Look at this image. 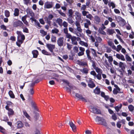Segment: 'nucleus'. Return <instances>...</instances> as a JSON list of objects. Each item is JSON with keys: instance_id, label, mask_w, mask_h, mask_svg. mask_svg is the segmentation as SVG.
Listing matches in <instances>:
<instances>
[{"instance_id": "obj_59", "label": "nucleus", "mask_w": 134, "mask_h": 134, "mask_svg": "<svg viewBox=\"0 0 134 134\" xmlns=\"http://www.w3.org/2000/svg\"><path fill=\"white\" fill-rule=\"evenodd\" d=\"M114 12L116 14H119L120 13V10L117 9H114Z\"/></svg>"}, {"instance_id": "obj_17", "label": "nucleus", "mask_w": 134, "mask_h": 134, "mask_svg": "<svg viewBox=\"0 0 134 134\" xmlns=\"http://www.w3.org/2000/svg\"><path fill=\"white\" fill-rule=\"evenodd\" d=\"M53 7L52 4H48L47 2L45 3L44 5V8H45L49 9Z\"/></svg>"}, {"instance_id": "obj_50", "label": "nucleus", "mask_w": 134, "mask_h": 134, "mask_svg": "<svg viewBox=\"0 0 134 134\" xmlns=\"http://www.w3.org/2000/svg\"><path fill=\"white\" fill-rule=\"evenodd\" d=\"M0 131L3 133L5 132V129L1 126H0Z\"/></svg>"}, {"instance_id": "obj_16", "label": "nucleus", "mask_w": 134, "mask_h": 134, "mask_svg": "<svg viewBox=\"0 0 134 134\" xmlns=\"http://www.w3.org/2000/svg\"><path fill=\"white\" fill-rule=\"evenodd\" d=\"M108 5L109 8L112 7V9H113L116 7L115 4L113 2H108Z\"/></svg>"}, {"instance_id": "obj_12", "label": "nucleus", "mask_w": 134, "mask_h": 134, "mask_svg": "<svg viewBox=\"0 0 134 134\" xmlns=\"http://www.w3.org/2000/svg\"><path fill=\"white\" fill-rule=\"evenodd\" d=\"M119 67L121 68V70L123 72H124L125 69L126 65L124 64L122 62H120L119 65Z\"/></svg>"}, {"instance_id": "obj_45", "label": "nucleus", "mask_w": 134, "mask_h": 134, "mask_svg": "<svg viewBox=\"0 0 134 134\" xmlns=\"http://www.w3.org/2000/svg\"><path fill=\"white\" fill-rule=\"evenodd\" d=\"M59 32V30L57 28H55L52 30V32L53 34H57Z\"/></svg>"}, {"instance_id": "obj_43", "label": "nucleus", "mask_w": 134, "mask_h": 134, "mask_svg": "<svg viewBox=\"0 0 134 134\" xmlns=\"http://www.w3.org/2000/svg\"><path fill=\"white\" fill-rule=\"evenodd\" d=\"M56 37L52 35L51 37V41L53 43H55L56 42Z\"/></svg>"}, {"instance_id": "obj_26", "label": "nucleus", "mask_w": 134, "mask_h": 134, "mask_svg": "<svg viewBox=\"0 0 134 134\" xmlns=\"http://www.w3.org/2000/svg\"><path fill=\"white\" fill-rule=\"evenodd\" d=\"M8 94L11 98H15V95L12 91L10 90L8 92Z\"/></svg>"}, {"instance_id": "obj_31", "label": "nucleus", "mask_w": 134, "mask_h": 134, "mask_svg": "<svg viewBox=\"0 0 134 134\" xmlns=\"http://www.w3.org/2000/svg\"><path fill=\"white\" fill-rule=\"evenodd\" d=\"M101 124L102 125L105 126H107V123L106 122L105 119L103 118L101 121Z\"/></svg>"}, {"instance_id": "obj_11", "label": "nucleus", "mask_w": 134, "mask_h": 134, "mask_svg": "<svg viewBox=\"0 0 134 134\" xmlns=\"http://www.w3.org/2000/svg\"><path fill=\"white\" fill-rule=\"evenodd\" d=\"M69 124L71 128L72 131L74 132H75L76 131V127L75 125L72 121H69Z\"/></svg>"}, {"instance_id": "obj_44", "label": "nucleus", "mask_w": 134, "mask_h": 134, "mask_svg": "<svg viewBox=\"0 0 134 134\" xmlns=\"http://www.w3.org/2000/svg\"><path fill=\"white\" fill-rule=\"evenodd\" d=\"M103 118H102L97 116L95 120L96 121H101Z\"/></svg>"}, {"instance_id": "obj_6", "label": "nucleus", "mask_w": 134, "mask_h": 134, "mask_svg": "<svg viewBox=\"0 0 134 134\" xmlns=\"http://www.w3.org/2000/svg\"><path fill=\"white\" fill-rule=\"evenodd\" d=\"M46 46L49 50L52 53L53 52V50L55 47V45L51 44L46 43Z\"/></svg>"}, {"instance_id": "obj_21", "label": "nucleus", "mask_w": 134, "mask_h": 134, "mask_svg": "<svg viewBox=\"0 0 134 134\" xmlns=\"http://www.w3.org/2000/svg\"><path fill=\"white\" fill-rule=\"evenodd\" d=\"M74 13V11L71 9H69L68 11V16L69 17H73V15Z\"/></svg>"}, {"instance_id": "obj_55", "label": "nucleus", "mask_w": 134, "mask_h": 134, "mask_svg": "<svg viewBox=\"0 0 134 134\" xmlns=\"http://www.w3.org/2000/svg\"><path fill=\"white\" fill-rule=\"evenodd\" d=\"M90 74L94 76V77L95 78V76L96 75V73L94 71H91L90 72Z\"/></svg>"}, {"instance_id": "obj_47", "label": "nucleus", "mask_w": 134, "mask_h": 134, "mask_svg": "<svg viewBox=\"0 0 134 134\" xmlns=\"http://www.w3.org/2000/svg\"><path fill=\"white\" fill-rule=\"evenodd\" d=\"M97 77V79L98 80H100L102 79V76L101 73H98L95 76V77Z\"/></svg>"}, {"instance_id": "obj_8", "label": "nucleus", "mask_w": 134, "mask_h": 134, "mask_svg": "<svg viewBox=\"0 0 134 134\" xmlns=\"http://www.w3.org/2000/svg\"><path fill=\"white\" fill-rule=\"evenodd\" d=\"M75 96L77 98H79L80 99H81L82 101L86 102H87V100L83 97L82 94L78 93H76Z\"/></svg>"}, {"instance_id": "obj_10", "label": "nucleus", "mask_w": 134, "mask_h": 134, "mask_svg": "<svg viewBox=\"0 0 134 134\" xmlns=\"http://www.w3.org/2000/svg\"><path fill=\"white\" fill-rule=\"evenodd\" d=\"M5 109L8 111V113L9 116L13 115L14 114V112L12 109L9 108L8 106H6L5 107Z\"/></svg>"}, {"instance_id": "obj_9", "label": "nucleus", "mask_w": 134, "mask_h": 134, "mask_svg": "<svg viewBox=\"0 0 134 134\" xmlns=\"http://www.w3.org/2000/svg\"><path fill=\"white\" fill-rule=\"evenodd\" d=\"M77 64L78 65L81 66H82L85 67V66L88 67L87 63L84 61H81L79 60H78L77 61Z\"/></svg>"}, {"instance_id": "obj_58", "label": "nucleus", "mask_w": 134, "mask_h": 134, "mask_svg": "<svg viewBox=\"0 0 134 134\" xmlns=\"http://www.w3.org/2000/svg\"><path fill=\"white\" fill-rule=\"evenodd\" d=\"M3 120L5 122L8 121L9 119L6 116H4L3 117Z\"/></svg>"}, {"instance_id": "obj_57", "label": "nucleus", "mask_w": 134, "mask_h": 134, "mask_svg": "<svg viewBox=\"0 0 134 134\" xmlns=\"http://www.w3.org/2000/svg\"><path fill=\"white\" fill-rule=\"evenodd\" d=\"M118 90L116 88H114L113 91V93L114 94H116L118 93Z\"/></svg>"}, {"instance_id": "obj_53", "label": "nucleus", "mask_w": 134, "mask_h": 134, "mask_svg": "<svg viewBox=\"0 0 134 134\" xmlns=\"http://www.w3.org/2000/svg\"><path fill=\"white\" fill-rule=\"evenodd\" d=\"M112 118L114 120H115L117 119V117L115 113H114L112 115Z\"/></svg>"}, {"instance_id": "obj_23", "label": "nucleus", "mask_w": 134, "mask_h": 134, "mask_svg": "<svg viewBox=\"0 0 134 134\" xmlns=\"http://www.w3.org/2000/svg\"><path fill=\"white\" fill-rule=\"evenodd\" d=\"M76 15V17L79 20H81V14L78 12L76 11L75 13Z\"/></svg>"}, {"instance_id": "obj_2", "label": "nucleus", "mask_w": 134, "mask_h": 134, "mask_svg": "<svg viewBox=\"0 0 134 134\" xmlns=\"http://www.w3.org/2000/svg\"><path fill=\"white\" fill-rule=\"evenodd\" d=\"M13 27H19L21 28L23 26H24V25L22 21L18 20L13 22Z\"/></svg>"}, {"instance_id": "obj_51", "label": "nucleus", "mask_w": 134, "mask_h": 134, "mask_svg": "<svg viewBox=\"0 0 134 134\" xmlns=\"http://www.w3.org/2000/svg\"><path fill=\"white\" fill-rule=\"evenodd\" d=\"M6 103L7 104V105L6 106H8V107H9V106L12 105L13 104L11 101H7L6 102Z\"/></svg>"}, {"instance_id": "obj_41", "label": "nucleus", "mask_w": 134, "mask_h": 134, "mask_svg": "<svg viewBox=\"0 0 134 134\" xmlns=\"http://www.w3.org/2000/svg\"><path fill=\"white\" fill-rule=\"evenodd\" d=\"M105 48L106 49V52L108 53H110L112 51L111 48L107 46H106Z\"/></svg>"}, {"instance_id": "obj_29", "label": "nucleus", "mask_w": 134, "mask_h": 134, "mask_svg": "<svg viewBox=\"0 0 134 134\" xmlns=\"http://www.w3.org/2000/svg\"><path fill=\"white\" fill-rule=\"evenodd\" d=\"M114 31L112 29H108L107 31V33L109 35H111L113 34Z\"/></svg>"}, {"instance_id": "obj_62", "label": "nucleus", "mask_w": 134, "mask_h": 134, "mask_svg": "<svg viewBox=\"0 0 134 134\" xmlns=\"http://www.w3.org/2000/svg\"><path fill=\"white\" fill-rule=\"evenodd\" d=\"M121 122V121H118L117 122L116 124L117 127L119 128H120L121 126V124H120Z\"/></svg>"}, {"instance_id": "obj_4", "label": "nucleus", "mask_w": 134, "mask_h": 134, "mask_svg": "<svg viewBox=\"0 0 134 134\" xmlns=\"http://www.w3.org/2000/svg\"><path fill=\"white\" fill-rule=\"evenodd\" d=\"M91 110H90L91 112L96 114H101V111L99 109L94 107L91 106Z\"/></svg>"}, {"instance_id": "obj_35", "label": "nucleus", "mask_w": 134, "mask_h": 134, "mask_svg": "<svg viewBox=\"0 0 134 134\" xmlns=\"http://www.w3.org/2000/svg\"><path fill=\"white\" fill-rule=\"evenodd\" d=\"M5 15L7 17H9L10 15V13L7 10H5Z\"/></svg>"}, {"instance_id": "obj_25", "label": "nucleus", "mask_w": 134, "mask_h": 134, "mask_svg": "<svg viewBox=\"0 0 134 134\" xmlns=\"http://www.w3.org/2000/svg\"><path fill=\"white\" fill-rule=\"evenodd\" d=\"M94 19L96 23L97 24L99 23L100 21V18L97 16H94Z\"/></svg>"}, {"instance_id": "obj_48", "label": "nucleus", "mask_w": 134, "mask_h": 134, "mask_svg": "<svg viewBox=\"0 0 134 134\" xmlns=\"http://www.w3.org/2000/svg\"><path fill=\"white\" fill-rule=\"evenodd\" d=\"M58 13L62 16L64 17L66 16L65 14L61 10H58Z\"/></svg>"}, {"instance_id": "obj_42", "label": "nucleus", "mask_w": 134, "mask_h": 134, "mask_svg": "<svg viewBox=\"0 0 134 134\" xmlns=\"http://www.w3.org/2000/svg\"><path fill=\"white\" fill-rule=\"evenodd\" d=\"M108 59V62L110 64H111L113 61V58L112 56H109Z\"/></svg>"}, {"instance_id": "obj_40", "label": "nucleus", "mask_w": 134, "mask_h": 134, "mask_svg": "<svg viewBox=\"0 0 134 134\" xmlns=\"http://www.w3.org/2000/svg\"><path fill=\"white\" fill-rule=\"evenodd\" d=\"M40 33L42 35V36H44L46 35H47V32L44 31L43 30H40Z\"/></svg>"}, {"instance_id": "obj_24", "label": "nucleus", "mask_w": 134, "mask_h": 134, "mask_svg": "<svg viewBox=\"0 0 134 134\" xmlns=\"http://www.w3.org/2000/svg\"><path fill=\"white\" fill-rule=\"evenodd\" d=\"M23 124L21 121H18L17 122V127L18 128H20L23 127Z\"/></svg>"}, {"instance_id": "obj_49", "label": "nucleus", "mask_w": 134, "mask_h": 134, "mask_svg": "<svg viewBox=\"0 0 134 134\" xmlns=\"http://www.w3.org/2000/svg\"><path fill=\"white\" fill-rule=\"evenodd\" d=\"M122 49V47L121 46L120 44L119 45L117 46V48H116V51L118 52H119Z\"/></svg>"}, {"instance_id": "obj_63", "label": "nucleus", "mask_w": 134, "mask_h": 134, "mask_svg": "<svg viewBox=\"0 0 134 134\" xmlns=\"http://www.w3.org/2000/svg\"><path fill=\"white\" fill-rule=\"evenodd\" d=\"M1 28L4 30H7L6 26L4 25H2L1 26Z\"/></svg>"}, {"instance_id": "obj_22", "label": "nucleus", "mask_w": 134, "mask_h": 134, "mask_svg": "<svg viewBox=\"0 0 134 134\" xmlns=\"http://www.w3.org/2000/svg\"><path fill=\"white\" fill-rule=\"evenodd\" d=\"M19 10L17 8L14 9V15L15 16H18L19 14Z\"/></svg>"}, {"instance_id": "obj_38", "label": "nucleus", "mask_w": 134, "mask_h": 134, "mask_svg": "<svg viewBox=\"0 0 134 134\" xmlns=\"http://www.w3.org/2000/svg\"><path fill=\"white\" fill-rule=\"evenodd\" d=\"M21 28L23 29V31L24 32L26 33H28L29 32L28 29L26 27H24V26H23Z\"/></svg>"}, {"instance_id": "obj_1", "label": "nucleus", "mask_w": 134, "mask_h": 134, "mask_svg": "<svg viewBox=\"0 0 134 134\" xmlns=\"http://www.w3.org/2000/svg\"><path fill=\"white\" fill-rule=\"evenodd\" d=\"M18 36H17V41L21 43H22L23 41L25 39V35H23L21 31H17L16 32Z\"/></svg>"}, {"instance_id": "obj_13", "label": "nucleus", "mask_w": 134, "mask_h": 134, "mask_svg": "<svg viewBox=\"0 0 134 134\" xmlns=\"http://www.w3.org/2000/svg\"><path fill=\"white\" fill-rule=\"evenodd\" d=\"M32 53L33 55V58H36L39 55V53L38 51L36 50H33L32 52Z\"/></svg>"}, {"instance_id": "obj_61", "label": "nucleus", "mask_w": 134, "mask_h": 134, "mask_svg": "<svg viewBox=\"0 0 134 134\" xmlns=\"http://www.w3.org/2000/svg\"><path fill=\"white\" fill-rule=\"evenodd\" d=\"M27 17V15H25L24 16H23L21 18L22 21L24 22V21L26 20V19Z\"/></svg>"}, {"instance_id": "obj_39", "label": "nucleus", "mask_w": 134, "mask_h": 134, "mask_svg": "<svg viewBox=\"0 0 134 134\" xmlns=\"http://www.w3.org/2000/svg\"><path fill=\"white\" fill-rule=\"evenodd\" d=\"M125 58L127 61L128 62H131L132 59L127 54L125 55Z\"/></svg>"}, {"instance_id": "obj_27", "label": "nucleus", "mask_w": 134, "mask_h": 134, "mask_svg": "<svg viewBox=\"0 0 134 134\" xmlns=\"http://www.w3.org/2000/svg\"><path fill=\"white\" fill-rule=\"evenodd\" d=\"M90 50L92 51V53L93 56L96 57H97V53L96 50L93 48H91Z\"/></svg>"}, {"instance_id": "obj_14", "label": "nucleus", "mask_w": 134, "mask_h": 134, "mask_svg": "<svg viewBox=\"0 0 134 134\" xmlns=\"http://www.w3.org/2000/svg\"><path fill=\"white\" fill-rule=\"evenodd\" d=\"M116 57L119 59H121L123 61H125V60L124 56L122 54H117L116 55Z\"/></svg>"}, {"instance_id": "obj_64", "label": "nucleus", "mask_w": 134, "mask_h": 134, "mask_svg": "<svg viewBox=\"0 0 134 134\" xmlns=\"http://www.w3.org/2000/svg\"><path fill=\"white\" fill-rule=\"evenodd\" d=\"M108 45L111 47L114 44V43L110 41H108Z\"/></svg>"}, {"instance_id": "obj_15", "label": "nucleus", "mask_w": 134, "mask_h": 134, "mask_svg": "<svg viewBox=\"0 0 134 134\" xmlns=\"http://www.w3.org/2000/svg\"><path fill=\"white\" fill-rule=\"evenodd\" d=\"M100 89L98 86L97 87L93 90V92L96 94H100Z\"/></svg>"}, {"instance_id": "obj_60", "label": "nucleus", "mask_w": 134, "mask_h": 134, "mask_svg": "<svg viewBox=\"0 0 134 134\" xmlns=\"http://www.w3.org/2000/svg\"><path fill=\"white\" fill-rule=\"evenodd\" d=\"M66 37L67 38H68L69 39H71L72 37V36L71 35L68 33L66 34Z\"/></svg>"}, {"instance_id": "obj_34", "label": "nucleus", "mask_w": 134, "mask_h": 134, "mask_svg": "<svg viewBox=\"0 0 134 134\" xmlns=\"http://www.w3.org/2000/svg\"><path fill=\"white\" fill-rule=\"evenodd\" d=\"M62 22L63 20L61 19L58 18L57 19L56 22L60 25H62Z\"/></svg>"}, {"instance_id": "obj_5", "label": "nucleus", "mask_w": 134, "mask_h": 134, "mask_svg": "<svg viewBox=\"0 0 134 134\" xmlns=\"http://www.w3.org/2000/svg\"><path fill=\"white\" fill-rule=\"evenodd\" d=\"M64 38L63 37H59L57 40V43L58 46L62 47L64 44Z\"/></svg>"}, {"instance_id": "obj_33", "label": "nucleus", "mask_w": 134, "mask_h": 134, "mask_svg": "<svg viewBox=\"0 0 134 134\" xmlns=\"http://www.w3.org/2000/svg\"><path fill=\"white\" fill-rule=\"evenodd\" d=\"M119 23L120 26H123L125 25V21L124 19H122Z\"/></svg>"}, {"instance_id": "obj_7", "label": "nucleus", "mask_w": 134, "mask_h": 134, "mask_svg": "<svg viewBox=\"0 0 134 134\" xmlns=\"http://www.w3.org/2000/svg\"><path fill=\"white\" fill-rule=\"evenodd\" d=\"M88 83V86L91 88H93L96 86V85L92 81V79L91 78H89Z\"/></svg>"}, {"instance_id": "obj_32", "label": "nucleus", "mask_w": 134, "mask_h": 134, "mask_svg": "<svg viewBox=\"0 0 134 134\" xmlns=\"http://www.w3.org/2000/svg\"><path fill=\"white\" fill-rule=\"evenodd\" d=\"M42 53L43 54L45 55H50V54L49 52H47L44 49H43L42 51Z\"/></svg>"}, {"instance_id": "obj_3", "label": "nucleus", "mask_w": 134, "mask_h": 134, "mask_svg": "<svg viewBox=\"0 0 134 134\" xmlns=\"http://www.w3.org/2000/svg\"><path fill=\"white\" fill-rule=\"evenodd\" d=\"M29 92L28 100L30 101L32 99V97L34 93V90L32 88H31L28 89Z\"/></svg>"}, {"instance_id": "obj_30", "label": "nucleus", "mask_w": 134, "mask_h": 134, "mask_svg": "<svg viewBox=\"0 0 134 134\" xmlns=\"http://www.w3.org/2000/svg\"><path fill=\"white\" fill-rule=\"evenodd\" d=\"M72 17H69L67 19L68 22L70 24H72L74 23L72 18Z\"/></svg>"}, {"instance_id": "obj_36", "label": "nucleus", "mask_w": 134, "mask_h": 134, "mask_svg": "<svg viewBox=\"0 0 134 134\" xmlns=\"http://www.w3.org/2000/svg\"><path fill=\"white\" fill-rule=\"evenodd\" d=\"M94 69H95L96 71L98 73H102V70L98 67H97L96 68H94Z\"/></svg>"}, {"instance_id": "obj_52", "label": "nucleus", "mask_w": 134, "mask_h": 134, "mask_svg": "<svg viewBox=\"0 0 134 134\" xmlns=\"http://www.w3.org/2000/svg\"><path fill=\"white\" fill-rule=\"evenodd\" d=\"M86 17L87 18L89 19L90 20H91L92 19V18H93V17L92 16V15L91 14H89L88 15H86Z\"/></svg>"}, {"instance_id": "obj_28", "label": "nucleus", "mask_w": 134, "mask_h": 134, "mask_svg": "<svg viewBox=\"0 0 134 134\" xmlns=\"http://www.w3.org/2000/svg\"><path fill=\"white\" fill-rule=\"evenodd\" d=\"M80 44L82 46H84L86 47H87L88 46L87 43L86 42H85L83 41H80L79 42Z\"/></svg>"}, {"instance_id": "obj_19", "label": "nucleus", "mask_w": 134, "mask_h": 134, "mask_svg": "<svg viewBox=\"0 0 134 134\" xmlns=\"http://www.w3.org/2000/svg\"><path fill=\"white\" fill-rule=\"evenodd\" d=\"M86 52L88 59L91 60L92 59V58L90 55V50L89 49H88L86 50Z\"/></svg>"}, {"instance_id": "obj_18", "label": "nucleus", "mask_w": 134, "mask_h": 134, "mask_svg": "<svg viewBox=\"0 0 134 134\" xmlns=\"http://www.w3.org/2000/svg\"><path fill=\"white\" fill-rule=\"evenodd\" d=\"M76 37L75 36H73L71 39L72 41V43L73 44L77 45V43L76 41Z\"/></svg>"}, {"instance_id": "obj_20", "label": "nucleus", "mask_w": 134, "mask_h": 134, "mask_svg": "<svg viewBox=\"0 0 134 134\" xmlns=\"http://www.w3.org/2000/svg\"><path fill=\"white\" fill-rule=\"evenodd\" d=\"M88 69L86 68H84L82 69H81L80 70V71L81 72L86 74L88 73Z\"/></svg>"}, {"instance_id": "obj_46", "label": "nucleus", "mask_w": 134, "mask_h": 134, "mask_svg": "<svg viewBox=\"0 0 134 134\" xmlns=\"http://www.w3.org/2000/svg\"><path fill=\"white\" fill-rule=\"evenodd\" d=\"M128 108L129 111H132L134 110V106L132 105H130L129 106Z\"/></svg>"}, {"instance_id": "obj_37", "label": "nucleus", "mask_w": 134, "mask_h": 134, "mask_svg": "<svg viewBox=\"0 0 134 134\" xmlns=\"http://www.w3.org/2000/svg\"><path fill=\"white\" fill-rule=\"evenodd\" d=\"M23 113L24 114L26 118L28 119H29L30 118V116L28 115V113H27L26 111L25 110H24L23 111Z\"/></svg>"}, {"instance_id": "obj_54", "label": "nucleus", "mask_w": 134, "mask_h": 134, "mask_svg": "<svg viewBox=\"0 0 134 134\" xmlns=\"http://www.w3.org/2000/svg\"><path fill=\"white\" fill-rule=\"evenodd\" d=\"M90 61L92 63V66L94 69V68H96V67H97V66H96L95 63L94 61H93L92 60Z\"/></svg>"}, {"instance_id": "obj_56", "label": "nucleus", "mask_w": 134, "mask_h": 134, "mask_svg": "<svg viewBox=\"0 0 134 134\" xmlns=\"http://www.w3.org/2000/svg\"><path fill=\"white\" fill-rule=\"evenodd\" d=\"M87 7L86 5L85 4H83L82 5V7L81 8V10H85L86 9Z\"/></svg>"}]
</instances>
